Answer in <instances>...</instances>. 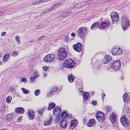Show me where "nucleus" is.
Segmentation results:
<instances>
[{"label": "nucleus", "mask_w": 130, "mask_h": 130, "mask_svg": "<svg viewBox=\"0 0 130 130\" xmlns=\"http://www.w3.org/2000/svg\"><path fill=\"white\" fill-rule=\"evenodd\" d=\"M57 52V58L58 60H63L67 57V53L64 48L61 47L58 50Z\"/></svg>", "instance_id": "obj_1"}, {"label": "nucleus", "mask_w": 130, "mask_h": 130, "mask_svg": "<svg viewBox=\"0 0 130 130\" xmlns=\"http://www.w3.org/2000/svg\"><path fill=\"white\" fill-rule=\"evenodd\" d=\"M75 63L73 60L69 59L65 61L63 63L64 67L68 68H71L75 66Z\"/></svg>", "instance_id": "obj_2"}, {"label": "nucleus", "mask_w": 130, "mask_h": 130, "mask_svg": "<svg viewBox=\"0 0 130 130\" xmlns=\"http://www.w3.org/2000/svg\"><path fill=\"white\" fill-rule=\"evenodd\" d=\"M121 20L122 29L125 30L127 27L129 25V21L126 18L123 17H122Z\"/></svg>", "instance_id": "obj_3"}, {"label": "nucleus", "mask_w": 130, "mask_h": 130, "mask_svg": "<svg viewBox=\"0 0 130 130\" xmlns=\"http://www.w3.org/2000/svg\"><path fill=\"white\" fill-rule=\"evenodd\" d=\"M95 116L98 121L100 122H103L104 120V113L102 112H97L95 114Z\"/></svg>", "instance_id": "obj_4"}, {"label": "nucleus", "mask_w": 130, "mask_h": 130, "mask_svg": "<svg viewBox=\"0 0 130 130\" xmlns=\"http://www.w3.org/2000/svg\"><path fill=\"white\" fill-rule=\"evenodd\" d=\"M78 35L81 37H83L86 35L87 33V29L84 27L79 28L77 31Z\"/></svg>", "instance_id": "obj_5"}, {"label": "nucleus", "mask_w": 130, "mask_h": 130, "mask_svg": "<svg viewBox=\"0 0 130 130\" xmlns=\"http://www.w3.org/2000/svg\"><path fill=\"white\" fill-rule=\"evenodd\" d=\"M111 67L115 71L118 70L121 67L120 61L119 60H116L111 64Z\"/></svg>", "instance_id": "obj_6"}, {"label": "nucleus", "mask_w": 130, "mask_h": 130, "mask_svg": "<svg viewBox=\"0 0 130 130\" xmlns=\"http://www.w3.org/2000/svg\"><path fill=\"white\" fill-rule=\"evenodd\" d=\"M73 47L75 50L77 52H80L81 51L82 46L80 43L78 42L76 44L73 45Z\"/></svg>", "instance_id": "obj_7"}, {"label": "nucleus", "mask_w": 130, "mask_h": 130, "mask_svg": "<svg viewBox=\"0 0 130 130\" xmlns=\"http://www.w3.org/2000/svg\"><path fill=\"white\" fill-rule=\"evenodd\" d=\"M113 55H118L122 54V50L120 48H113L112 51Z\"/></svg>", "instance_id": "obj_8"}, {"label": "nucleus", "mask_w": 130, "mask_h": 130, "mask_svg": "<svg viewBox=\"0 0 130 130\" xmlns=\"http://www.w3.org/2000/svg\"><path fill=\"white\" fill-rule=\"evenodd\" d=\"M110 23L109 22H102L99 26H98V28L100 29L104 28H105L108 27L109 26Z\"/></svg>", "instance_id": "obj_9"}, {"label": "nucleus", "mask_w": 130, "mask_h": 130, "mask_svg": "<svg viewBox=\"0 0 130 130\" xmlns=\"http://www.w3.org/2000/svg\"><path fill=\"white\" fill-rule=\"evenodd\" d=\"M117 116L115 113L112 112L110 116L109 119L111 122L113 123H115L117 119Z\"/></svg>", "instance_id": "obj_10"}, {"label": "nucleus", "mask_w": 130, "mask_h": 130, "mask_svg": "<svg viewBox=\"0 0 130 130\" xmlns=\"http://www.w3.org/2000/svg\"><path fill=\"white\" fill-rule=\"evenodd\" d=\"M111 17L113 21L117 22L119 20V18L117 13L115 12H112L111 14Z\"/></svg>", "instance_id": "obj_11"}, {"label": "nucleus", "mask_w": 130, "mask_h": 130, "mask_svg": "<svg viewBox=\"0 0 130 130\" xmlns=\"http://www.w3.org/2000/svg\"><path fill=\"white\" fill-rule=\"evenodd\" d=\"M111 61V58L110 56L106 55L104 57L103 62L105 64H107L110 62Z\"/></svg>", "instance_id": "obj_12"}, {"label": "nucleus", "mask_w": 130, "mask_h": 130, "mask_svg": "<svg viewBox=\"0 0 130 130\" xmlns=\"http://www.w3.org/2000/svg\"><path fill=\"white\" fill-rule=\"evenodd\" d=\"M120 120L122 124L124 127H126L128 126L129 123L125 117H121Z\"/></svg>", "instance_id": "obj_13"}, {"label": "nucleus", "mask_w": 130, "mask_h": 130, "mask_svg": "<svg viewBox=\"0 0 130 130\" xmlns=\"http://www.w3.org/2000/svg\"><path fill=\"white\" fill-rule=\"evenodd\" d=\"M53 114L56 116H58L61 112V109L58 107H56L53 110Z\"/></svg>", "instance_id": "obj_14"}, {"label": "nucleus", "mask_w": 130, "mask_h": 130, "mask_svg": "<svg viewBox=\"0 0 130 130\" xmlns=\"http://www.w3.org/2000/svg\"><path fill=\"white\" fill-rule=\"evenodd\" d=\"M67 125V121L63 119H62L61 121L59 124L60 126L62 128H66Z\"/></svg>", "instance_id": "obj_15"}, {"label": "nucleus", "mask_w": 130, "mask_h": 130, "mask_svg": "<svg viewBox=\"0 0 130 130\" xmlns=\"http://www.w3.org/2000/svg\"><path fill=\"white\" fill-rule=\"evenodd\" d=\"M77 121L76 120H72L71 122L70 126L71 128L72 129L77 126Z\"/></svg>", "instance_id": "obj_16"}, {"label": "nucleus", "mask_w": 130, "mask_h": 130, "mask_svg": "<svg viewBox=\"0 0 130 130\" xmlns=\"http://www.w3.org/2000/svg\"><path fill=\"white\" fill-rule=\"evenodd\" d=\"M15 111L17 113H23L24 112V110L22 108L18 107L15 109Z\"/></svg>", "instance_id": "obj_17"}, {"label": "nucleus", "mask_w": 130, "mask_h": 130, "mask_svg": "<svg viewBox=\"0 0 130 130\" xmlns=\"http://www.w3.org/2000/svg\"><path fill=\"white\" fill-rule=\"evenodd\" d=\"M28 113L29 117L31 120L33 119L34 117V112L32 110H29L28 112Z\"/></svg>", "instance_id": "obj_18"}, {"label": "nucleus", "mask_w": 130, "mask_h": 130, "mask_svg": "<svg viewBox=\"0 0 130 130\" xmlns=\"http://www.w3.org/2000/svg\"><path fill=\"white\" fill-rule=\"evenodd\" d=\"M61 4L60 3H56L54 5L52 6L50 9H49V11H52L53 9H55L57 7L60 6Z\"/></svg>", "instance_id": "obj_19"}, {"label": "nucleus", "mask_w": 130, "mask_h": 130, "mask_svg": "<svg viewBox=\"0 0 130 130\" xmlns=\"http://www.w3.org/2000/svg\"><path fill=\"white\" fill-rule=\"evenodd\" d=\"M95 123V120L93 119H91L87 124V126L89 127H91L93 126Z\"/></svg>", "instance_id": "obj_20"}, {"label": "nucleus", "mask_w": 130, "mask_h": 130, "mask_svg": "<svg viewBox=\"0 0 130 130\" xmlns=\"http://www.w3.org/2000/svg\"><path fill=\"white\" fill-rule=\"evenodd\" d=\"M38 76V72H35L33 74V77H31L30 78V80L32 81H33Z\"/></svg>", "instance_id": "obj_21"}, {"label": "nucleus", "mask_w": 130, "mask_h": 130, "mask_svg": "<svg viewBox=\"0 0 130 130\" xmlns=\"http://www.w3.org/2000/svg\"><path fill=\"white\" fill-rule=\"evenodd\" d=\"M99 26V23L95 22L92 25L91 27V29L94 30L95 28H96V27L98 28V26Z\"/></svg>", "instance_id": "obj_22"}, {"label": "nucleus", "mask_w": 130, "mask_h": 130, "mask_svg": "<svg viewBox=\"0 0 130 130\" xmlns=\"http://www.w3.org/2000/svg\"><path fill=\"white\" fill-rule=\"evenodd\" d=\"M68 80L70 83L74 81V78L72 74H70L68 76Z\"/></svg>", "instance_id": "obj_23"}, {"label": "nucleus", "mask_w": 130, "mask_h": 130, "mask_svg": "<svg viewBox=\"0 0 130 130\" xmlns=\"http://www.w3.org/2000/svg\"><path fill=\"white\" fill-rule=\"evenodd\" d=\"M48 0H41L39 1H36L33 2L32 3V5H35L36 4H39L40 3H43L46 1H48Z\"/></svg>", "instance_id": "obj_24"}, {"label": "nucleus", "mask_w": 130, "mask_h": 130, "mask_svg": "<svg viewBox=\"0 0 130 130\" xmlns=\"http://www.w3.org/2000/svg\"><path fill=\"white\" fill-rule=\"evenodd\" d=\"M61 116L63 118H66L68 117V114L66 111H63L62 112Z\"/></svg>", "instance_id": "obj_25"}, {"label": "nucleus", "mask_w": 130, "mask_h": 130, "mask_svg": "<svg viewBox=\"0 0 130 130\" xmlns=\"http://www.w3.org/2000/svg\"><path fill=\"white\" fill-rule=\"evenodd\" d=\"M9 55V54H6L3 57V61L4 62H5L7 60Z\"/></svg>", "instance_id": "obj_26"}, {"label": "nucleus", "mask_w": 130, "mask_h": 130, "mask_svg": "<svg viewBox=\"0 0 130 130\" xmlns=\"http://www.w3.org/2000/svg\"><path fill=\"white\" fill-rule=\"evenodd\" d=\"M57 90V88L56 87H53L51 89V91L49 92V95L52 94L53 92H55Z\"/></svg>", "instance_id": "obj_27"}, {"label": "nucleus", "mask_w": 130, "mask_h": 130, "mask_svg": "<svg viewBox=\"0 0 130 130\" xmlns=\"http://www.w3.org/2000/svg\"><path fill=\"white\" fill-rule=\"evenodd\" d=\"M83 98L85 100H87L89 96V94L88 93H83Z\"/></svg>", "instance_id": "obj_28"}, {"label": "nucleus", "mask_w": 130, "mask_h": 130, "mask_svg": "<svg viewBox=\"0 0 130 130\" xmlns=\"http://www.w3.org/2000/svg\"><path fill=\"white\" fill-rule=\"evenodd\" d=\"M50 55L49 56V58H50V59H49V61H52L53 60L55 59V55L54 54H49Z\"/></svg>", "instance_id": "obj_29"}, {"label": "nucleus", "mask_w": 130, "mask_h": 130, "mask_svg": "<svg viewBox=\"0 0 130 130\" xmlns=\"http://www.w3.org/2000/svg\"><path fill=\"white\" fill-rule=\"evenodd\" d=\"M21 90L22 91L23 93L25 94H27L29 92V90H27L24 88H22Z\"/></svg>", "instance_id": "obj_30"}, {"label": "nucleus", "mask_w": 130, "mask_h": 130, "mask_svg": "<svg viewBox=\"0 0 130 130\" xmlns=\"http://www.w3.org/2000/svg\"><path fill=\"white\" fill-rule=\"evenodd\" d=\"M12 99L11 97L10 96H9L7 97L6 99V102L7 103L9 104L11 102Z\"/></svg>", "instance_id": "obj_31"}, {"label": "nucleus", "mask_w": 130, "mask_h": 130, "mask_svg": "<svg viewBox=\"0 0 130 130\" xmlns=\"http://www.w3.org/2000/svg\"><path fill=\"white\" fill-rule=\"evenodd\" d=\"M55 104L53 102H51L49 104V110H51L55 106Z\"/></svg>", "instance_id": "obj_32"}, {"label": "nucleus", "mask_w": 130, "mask_h": 130, "mask_svg": "<svg viewBox=\"0 0 130 130\" xmlns=\"http://www.w3.org/2000/svg\"><path fill=\"white\" fill-rule=\"evenodd\" d=\"M13 117V115H12L8 114L6 118L7 120L9 121Z\"/></svg>", "instance_id": "obj_33"}, {"label": "nucleus", "mask_w": 130, "mask_h": 130, "mask_svg": "<svg viewBox=\"0 0 130 130\" xmlns=\"http://www.w3.org/2000/svg\"><path fill=\"white\" fill-rule=\"evenodd\" d=\"M43 60L45 62H49V55H47L45 56Z\"/></svg>", "instance_id": "obj_34"}, {"label": "nucleus", "mask_w": 130, "mask_h": 130, "mask_svg": "<svg viewBox=\"0 0 130 130\" xmlns=\"http://www.w3.org/2000/svg\"><path fill=\"white\" fill-rule=\"evenodd\" d=\"M127 94L126 93H125L123 95V99L124 101H127V100H128V99H127Z\"/></svg>", "instance_id": "obj_35"}, {"label": "nucleus", "mask_w": 130, "mask_h": 130, "mask_svg": "<svg viewBox=\"0 0 130 130\" xmlns=\"http://www.w3.org/2000/svg\"><path fill=\"white\" fill-rule=\"evenodd\" d=\"M34 93L36 96H38L40 94V90L39 89L35 91Z\"/></svg>", "instance_id": "obj_36"}, {"label": "nucleus", "mask_w": 130, "mask_h": 130, "mask_svg": "<svg viewBox=\"0 0 130 130\" xmlns=\"http://www.w3.org/2000/svg\"><path fill=\"white\" fill-rule=\"evenodd\" d=\"M15 40L18 42V44H19L20 43V40L19 37L18 36H17L15 37Z\"/></svg>", "instance_id": "obj_37"}, {"label": "nucleus", "mask_w": 130, "mask_h": 130, "mask_svg": "<svg viewBox=\"0 0 130 130\" xmlns=\"http://www.w3.org/2000/svg\"><path fill=\"white\" fill-rule=\"evenodd\" d=\"M19 54V53H18L17 51H14L12 52V55L13 56H17Z\"/></svg>", "instance_id": "obj_38"}, {"label": "nucleus", "mask_w": 130, "mask_h": 130, "mask_svg": "<svg viewBox=\"0 0 130 130\" xmlns=\"http://www.w3.org/2000/svg\"><path fill=\"white\" fill-rule=\"evenodd\" d=\"M6 106L3 105V107H2L1 109V111L2 112L5 111L6 110Z\"/></svg>", "instance_id": "obj_39"}, {"label": "nucleus", "mask_w": 130, "mask_h": 130, "mask_svg": "<svg viewBox=\"0 0 130 130\" xmlns=\"http://www.w3.org/2000/svg\"><path fill=\"white\" fill-rule=\"evenodd\" d=\"M57 117L56 118V119H55V122H58L60 120V119L59 118V116H57Z\"/></svg>", "instance_id": "obj_40"}, {"label": "nucleus", "mask_w": 130, "mask_h": 130, "mask_svg": "<svg viewBox=\"0 0 130 130\" xmlns=\"http://www.w3.org/2000/svg\"><path fill=\"white\" fill-rule=\"evenodd\" d=\"M43 111V109H39L38 110V113L40 114H42Z\"/></svg>", "instance_id": "obj_41"}, {"label": "nucleus", "mask_w": 130, "mask_h": 130, "mask_svg": "<svg viewBox=\"0 0 130 130\" xmlns=\"http://www.w3.org/2000/svg\"><path fill=\"white\" fill-rule=\"evenodd\" d=\"M21 81L24 82H27V79L26 78H22Z\"/></svg>", "instance_id": "obj_42"}, {"label": "nucleus", "mask_w": 130, "mask_h": 130, "mask_svg": "<svg viewBox=\"0 0 130 130\" xmlns=\"http://www.w3.org/2000/svg\"><path fill=\"white\" fill-rule=\"evenodd\" d=\"M96 101L95 100L93 101L92 102V104L93 105H96Z\"/></svg>", "instance_id": "obj_43"}, {"label": "nucleus", "mask_w": 130, "mask_h": 130, "mask_svg": "<svg viewBox=\"0 0 130 130\" xmlns=\"http://www.w3.org/2000/svg\"><path fill=\"white\" fill-rule=\"evenodd\" d=\"M64 40L66 42H67L69 40V39L68 37H66L65 38Z\"/></svg>", "instance_id": "obj_44"}, {"label": "nucleus", "mask_w": 130, "mask_h": 130, "mask_svg": "<svg viewBox=\"0 0 130 130\" xmlns=\"http://www.w3.org/2000/svg\"><path fill=\"white\" fill-rule=\"evenodd\" d=\"M43 70L45 71H46L47 70V67L46 66H44L43 67Z\"/></svg>", "instance_id": "obj_45"}, {"label": "nucleus", "mask_w": 130, "mask_h": 130, "mask_svg": "<svg viewBox=\"0 0 130 130\" xmlns=\"http://www.w3.org/2000/svg\"><path fill=\"white\" fill-rule=\"evenodd\" d=\"M48 124H49L48 121L47 122L45 121L44 123V124L45 126L47 125Z\"/></svg>", "instance_id": "obj_46"}, {"label": "nucleus", "mask_w": 130, "mask_h": 130, "mask_svg": "<svg viewBox=\"0 0 130 130\" xmlns=\"http://www.w3.org/2000/svg\"><path fill=\"white\" fill-rule=\"evenodd\" d=\"M22 117H19L17 120V121L18 122L20 121L22 119Z\"/></svg>", "instance_id": "obj_47"}, {"label": "nucleus", "mask_w": 130, "mask_h": 130, "mask_svg": "<svg viewBox=\"0 0 130 130\" xmlns=\"http://www.w3.org/2000/svg\"><path fill=\"white\" fill-rule=\"evenodd\" d=\"M52 117L51 116L49 118V123H50V122H51L52 120Z\"/></svg>", "instance_id": "obj_48"}, {"label": "nucleus", "mask_w": 130, "mask_h": 130, "mask_svg": "<svg viewBox=\"0 0 130 130\" xmlns=\"http://www.w3.org/2000/svg\"><path fill=\"white\" fill-rule=\"evenodd\" d=\"M79 92H82V93H83V89L82 88H80L79 89Z\"/></svg>", "instance_id": "obj_49"}, {"label": "nucleus", "mask_w": 130, "mask_h": 130, "mask_svg": "<svg viewBox=\"0 0 130 130\" xmlns=\"http://www.w3.org/2000/svg\"><path fill=\"white\" fill-rule=\"evenodd\" d=\"M6 32H3L1 33V36H3L5 35Z\"/></svg>", "instance_id": "obj_50"}, {"label": "nucleus", "mask_w": 130, "mask_h": 130, "mask_svg": "<svg viewBox=\"0 0 130 130\" xmlns=\"http://www.w3.org/2000/svg\"><path fill=\"white\" fill-rule=\"evenodd\" d=\"M75 34L73 32L71 33V35L72 37H74L75 36Z\"/></svg>", "instance_id": "obj_51"}, {"label": "nucleus", "mask_w": 130, "mask_h": 130, "mask_svg": "<svg viewBox=\"0 0 130 130\" xmlns=\"http://www.w3.org/2000/svg\"><path fill=\"white\" fill-rule=\"evenodd\" d=\"M105 96V94H104L103 93L102 94V99H103V98H104Z\"/></svg>", "instance_id": "obj_52"}, {"label": "nucleus", "mask_w": 130, "mask_h": 130, "mask_svg": "<svg viewBox=\"0 0 130 130\" xmlns=\"http://www.w3.org/2000/svg\"><path fill=\"white\" fill-rule=\"evenodd\" d=\"M47 75V74L46 73H44L43 74V77H45Z\"/></svg>", "instance_id": "obj_53"}, {"label": "nucleus", "mask_w": 130, "mask_h": 130, "mask_svg": "<svg viewBox=\"0 0 130 130\" xmlns=\"http://www.w3.org/2000/svg\"><path fill=\"white\" fill-rule=\"evenodd\" d=\"M44 37V36H42L40 38H39V39H40L41 38H43Z\"/></svg>", "instance_id": "obj_54"}, {"label": "nucleus", "mask_w": 130, "mask_h": 130, "mask_svg": "<svg viewBox=\"0 0 130 130\" xmlns=\"http://www.w3.org/2000/svg\"><path fill=\"white\" fill-rule=\"evenodd\" d=\"M2 56V54L1 53H0V57H1Z\"/></svg>", "instance_id": "obj_55"}, {"label": "nucleus", "mask_w": 130, "mask_h": 130, "mask_svg": "<svg viewBox=\"0 0 130 130\" xmlns=\"http://www.w3.org/2000/svg\"><path fill=\"white\" fill-rule=\"evenodd\" d=\"M40 26H38V28L39 29H40V28H40V27H40Z\"/></svg>", "instance_id": "obj_56"}, {"label": "nucleus", "mask_w": 130, "mask_h": 130, "mask_svg": "<svg viewBox=\"0 0 130 130\" xmlns=\"http://www.w3.org/2000/svg\"><path fill=\"white\" fill-rule=\"evenodd\" d=\"M0 130H5V129H0Z\"/></svg>", "instance_id": "obj_57"}, {"label": "nucleus", "mask_w": 130, "mask_h": 130, "mask_svg": "<svg viewBox=\"0 0 130 130\" xmlns=\"http://www.w3.org/2000/svg\"><path fill=\"white\" fill-rule=\"evenodd\" d=\"M2 62L1 61H0V65H1L2 64Z\"/></svg>", "instance_id": "obj_58"}, {"label": "nucleus", "mask_w": 130, "mask_h": 130, "mask_svg": "<svg viewBox=\"0 0 130 130\" xmlns=\"http://www.w3.org/2000/svg\"><path fill=\"white\" fill-rule=\"evenodd\" d=\"M49 106L47 108V110H49Z\"/></svg>", "instance_id": "obj_59"}, {"label": "nucleus", "mask_w": 130, "mask_h": 130, "mask_svg": "<svg viewBox=\"0 0 130 130\" xmlns=\"http://www.w3.org/2000/svg\"><path fill=\"white\" fill-rule=\"evenodd\" d=\"M32 41H30V42H31Z\"/></svg>", "instance_id": "obj_60"}]
</instances>
